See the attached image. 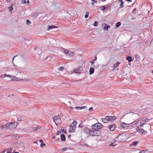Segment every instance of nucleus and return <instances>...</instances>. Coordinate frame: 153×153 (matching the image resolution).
I'll return each mask as SVG.
<instances>
[{"mask_svg": "<svg viewBox=\"0 0 153 153\" xmlns=\"http://www.w3.org/2000/svg\"><path fill=\"white\" fill-rule=\"evenodd\" d=\"M77 122L76 120H74L71 125L69 131L71 132H74L76 128V125Z\"/></svg>", "mask_w": 153, "mask_h": 153, "instance_id": "f257e3e1", "label": "nucleus"}, {"mask_svg": "<svg viewBox=\"0 0 153 153\" xmlns=\"http://www.w3.org/2000/svg\"><path fill=\"white\" fill-rule=\"evenodd\" d=\"M149 120L148 119H147V118H142L139 121H138L137 122V124H138L139 123H140V124L138 126H139L140 127H141L143 126L145 124H146V123L147 122H148Z\"/></svg>", "mask_w": 153, "mask_h": 153, "instance_id": "f03ea898", "label": "nucleus"}, {"mask_svg": "<svg viewBox=\"0 0 153 153\" xmlns=\"http://www.w3.org/2000/svg\"><path fill=\"white\" fill-rule=\"evenodd\" d=\"M92 127L94 129H98L101 128L102 127V125L100 123H98L93 125Z\"/></svg>", "mask_w": 153, "mask_h": 153, "instance_id": "7ed1b4c3", "label": "nucleus"}, {"mask_svg": "<svg viewBox=\"0 0 153 153\" xmlns=\"http://www.w3.org/2000/svg\"><path fill=\"white\" fill-rule=\"evenodd\" d=\"M53 121L56 126L58 125V124H60L61 123L60 117L58 116H56L54 117Z\"/></svg>", "mask_w": 153, "mask_h": 153, "instance_id": "20e7f679", "label": "nucleus"}, {"mask_svg": "<svg viewBox=\"0 0 153 153\" xmlns=\"http://www.w3.org/2000/svg\"><path fill=\"white\" fill-rule=\"evenodd\" d=\"M126 136L125 134L124 133H121L119 134L117 137V139H118V141H122L124 140H125V137Z\"/></svg>", "mask_w": 153, "mask_h": 153, "instance_id": "39448f33", "label": "nucleus"}, {"mask_svg": "<svg viewBox=\"0 0 153 153\" xmlns=\"http://www.w3.org/2000/svg\"><path fill=\"white\" fill-rule=\"evenodd\" d=\"M94 136H99L102 134V131L99 130H94Z\"/></svg>", "mask_w": 153, "mask_h": 153, "instance_id": "423d86ee", "label": "nucleus"}, {"mask_svg": "<svg viewBox=\"0 0 153 153\" xmlns=\"http://www.w3.org/2000/svg\"><path fill=\"white\" fill-rule=\"evenodd\" d=\"M116 127V125L114 124H113L109 126V128L110 131H112L114 130Z\"/></svg>", "mask_w": 153, "mask_h": 153, "instance_id": "0eeeda50", "label": "nucleus"}, {"mask_svg": "<svg viewBox=\"0 0 153 153\" xmlns=\"http://www.w3.org/2000/svg\"><path fill=\"white\" fill-rule=\"evenodd\" d=\"M110 116H106L105 118L102 119V121L103 123H107L108 121H110Z\"/></svg>", "mask_w": 153, "mask_h": 153, "instance_id": "6e6552de", "label": "nucleus"}, {"mask_svg": "<svg viewBox=\"0 0 153 153\" xmlns=\"http://www.w3.org/2000/svg\"><path fill=\"white\" fill-rule=\"evenodd\" d=\"M82 67H80L79 69L76 68L74 70V73H81L84 71H82Z\"/></svg>", "mask_w": 153, "mask_h": 153, "instance_id": "1a4fd4ad", "label": "nucleus"}, {"mask_svg": "<svg viewBox=\"0 0 153 153\" xmlns=\"http://www.w3.org/2000/svg\"><path fill=\"white\" fill-rule=\"evenodd\" d=\"M9 124H10V128L12 127L14 128L16 127L17 123L16 122H10L9 123Z\"/></svg>", "mask_w": 153, "mask_h": 153, "instance_id": "9d476101", "label": "nucleus"}, {"mask_svg": "<svg viewBox=\"0 0 153 153\" xmlns=\"http://www.w3.org/2000/svg\"><path fill=\"white\" fill-rule=\"evenodd\" d=\"M137 131L139 132H141L142 133H145V130L140 127H138L136 129Z\"/></svg>", "mask_w": 153, "mask_h": 153, "instance_id": "9b49d317", "label": "nucleus"}, {"mask_svg": "<svg viewBox=\"0 0 153 153\" xmlns=\"http://www.w3.org/2000/svg\"><path fill=\"white\" fill-rule=\"evenodd\" d=\"M103 24L105 25L103 27L104 29L105 30H108V28L110 27V26L109 25H107L105 23H104Z\"/></svg>", "mask_w": 153, "mask_h": 153, "instance_id": "f8f14e48", "label": "nucleus"}, {"mask_svg": "<svg viewBox=\"0 0 153 153\" xmlns=\"http://www.w3.org/2000/svg\"><path fill=\"white\" fill-rule=\"evenodd\" d=\"M61 140L62 141H65L66 138L65 135L64 134H62L60 136Z\"/></svg>", "mask_w": 153, "mask_h": 153, "instance_id": "ddd939ff", "label": "nucleus"}, {"mask_svg": "<svg viewBox=\"0 0 153 153\" xmlns=\"http://www.w3.org/2000/svg\"><path fill=\"white\" fill-rule=\"evenodd\" d=\"M126 59L130 62L133 60L132 58L130 56H127L126 57Z\"/></svg>", "mask_w": 153, "mask_h": 153, "instance_id": "4468645a", "label": "nucleus"}, {"mask_svg": "<svg viewBox=\"0 0 153 153\" xmlns=\"http://www.w3.org/2000/svg\"><path fill=\"white\" fill-rule=\"evenodd\" d=\"M120 63V62H117L113 66V70H114L117 67H118Z\"/></svg>", "mask_w": 153, "mask_h": 153, "instance_id": "2eb2a0df", "label": "nucleus"}, {"mask_svg": "<svg viewBox=\"0 0 153 153\" xmlns=\"http://www.w3.org/2000/svg\"><path fill=\"white\" fill-rule=\"evenodd\" d=\"M128 124L126 123H122L121 124V126L123 128H126L128 126Z\"/></svg>", "mask_w": 153, "mask_h": 153, "instance_id": "dca6fc26", "label": "nucleus"}, {"mask_svg": "<svg viewBox=\"0 0 153 153\" xmlns=\"http://www.w3.org/2000/svg\"><path fill=\"white\" fill-rule=\"evenodd\" d=\"M90 129H91L88 128H85L84 129V131L87 134H89Z\"/></svg>", "mask_w": 153, "mask_h": 153, "instance_id": "f3484780", "label": "nucleus"}, {"mask_svg": "<svg viewBox=\"0 0 153 153\" xmlns=\"http://www.w3.org/2000/svg\"><path fill=\"white\" fill-rule=\"evenodd\" d=\"M94 68H90L89 69V74H93L94 72Z\"/></svg>", "mask_w": 153, "mask_h": 153, "instance_id": "a211bd4d", "label": "nucleus"}, {"mask_svg": "<svg viewBox=\"0 0 153 153\" xmlns=\"http://www.w3.org/2000/svg\"><path fill=\"white\" fill-rule=\"evenodd\" d=\"M48 30H49L51 29L54 28H57L58 27L55 26V25H48Z\"/></svg>", "mask_w": 153, "mask_h": 153, "instance_id": "6ab92c4d", "label": "nucleus"}, {"mask_svg": "<svg viewBox=\"0 0 153 153\" xmlns=\"http://www.w3.org/2000/svg\"><path fill=\"white\" fill-rule=\"evenodd\" d=\"M111 8V6L107 5H105V11H106L108 10H110Z\"/></svg>", "mask_w": 153, "mask_h": 153, "instance_id": "aec40b11", "label": "nucleus"}, {"mask_svg": "<svg viewBox=\"0 0 153 153\" xmlns=\"http://www.w3.org/2000/svg\"><path fill=\"white\" fill-rule=\"evenodd\" d=\"M13 6L14 5L13 4H12L8 7L9 11L11 12V13H12V11L13 9Z\"/></svg>", "mask_w": 153, "mask_h": 153, "instance_id": "412c9836", "label": "nucleus"}, {"mask_svg": "<svg viewBox=\"0 0 153 153\" xmlns=\"http://www.w3.org/2000/svg\"><path fill=\"white\" fill-rule=\"evenodd\" d=\"M61 131L62 132H64V133L66 134V129L65 127H62L61 128Z\"/></svg>", "mask_w": 153, "mask_h": 153, "instance_id": "4be33fe9", "label": "nucleus"}, {"mask_svg": "<svg viewBox=\"0 0 153 153\" xmlns=\"http://www.w3.org/2000/svg\"><path fill=\"white\" fill-rule=\"evenodd\" d=\"M116 119V117L115 116H110V120H114Z\"/></svg>", "mask_w": 153, "mask_h": 153, "instance_id": "5701e85b", "label": "nucleus"}, {"mask_svg": "<svg viewBox=\"0 0 153 153\" xmlns=\"http://www.w3.org/2000/svg\"><path fill=\"white\" fill-rule=\"evenodd\" d=\"M7 76L9 77H12V76H10V75H7L6 74H3L0 76V77L1 78H4V77Z\"/></svg>", "mask_w": 153, "mask_h": 153, "instance_id": "b1692460", "label": "nucleus"}, {"mask_svg": "<svg viewBox=\"0 0 153 153\" xmlns=\"http://www.w3.org/2000/svg\"><path fill=\"white\" fill-rule=\"evenodd\" d=\"M68 56H74V53L73 52H71V51H69V52L68 53Z\"/></svg>", "mask_w": 153, "mask_h": 153, "instance_id": "393cba45", "label": "nucleus"}, {"mask_svg": "<svg viewBox=\"0 0 153 153\" xmlns=\"http://www.w3.org/2000/svg\"><path fill=\"white\" fill-rule=\"evenodd\" d=\"M100 8L101 10H102L103 11V12H104L105 11V5L101 6L100 7Z\"/></svg>", "mask_w": 153, "mask_h": 153, "instance_id": "a878e982", "label": "nucleus"}, {"mask_svg": "<svg viewBox=\"0 0 153 153\" xmlns=\"http://www.w3.org/2000/svg\"><path fill=\"white\" fill-rule=\"evenodd\" d=\"M7 153H12V149L11 148H10L7 149Z\"/></svg>", "mask_w": 153, "mask_h": 153, "instance_id": "bb28decb", "label": "nucleus"}, {"mask_svg": "<svg viewBox=\"0 0 153 153\" xmlns=\"http://www.w3.org/2000/svg\"><path fill=\"white\" fill-rule=\"evenodd\" d=\"M64 52L65 54L68 55V53L70 51H69L67 50H65L64 48H63V49Z\"/></svg>", "mask_w": 153, "mask_h": 153, "instance_id": "cd10ccee", "label": "nucleus"}, {"mask_svg": "<svg viewBox=\"0 0 153 153\" xmlns=\"http://www.w3.org/2000/svg\"><path fill=\"white\" fill-rule=\"evenodd\" d=\"M93 132H94V130H92L90 129L89 134L90 135H92V136H94V132L93 133Z\"/></svg>", "mask_w": 153, "mask_h": 153, "instance_id": "c85d7f7f", "label": "nucleus"}, {"mask_svg": "<svg viewBox=\"0 0 153 153\" xmlns=\"http://www.w3.org/2000/svg\"><path fill=\"white\" fill-rule=\"evenodd\" d=\"M121 24L120 22H118L116 23V25H115L116 27H119L120 26Z\"/></svg>", "mask_w": 153, "mask_h": 153, "instance_id": "c756f323", "label": "nucleus"}, {"mask_svg": "<svg viewBox=\"0 0 153 153\" xmlns=\"http://www.w3.org/2000/svg\"><path fill=\"white\" fill-rule=\"evenodd\" d=\"M12 80L18 81L19 80V78L18 77H14L13 79H12Z\"/></svg>", "mask_w": 153, "mask_h": 153, "instance_id": "7c9ffc66", "label": "nucleus"}, {"mask_svg": "<svg viewBox=\"0 0 153 153\" xmlns=\"http://www.w3.org/2000/svg\"><path fill=\"white\" fill-rule=\"evenodd\" d=\"M135 57L137 60L139 61L140 59L139 56L137 54H136L135 55Z\"/></svg>", "mask_w": 153, "mask_h": 153, "instance_id": "2f4dec72", "label": "nucleus"}, {"mask_svg": "<svg viewBox=\"0 0 153 153\" xmlns=\"http://www.w3.org/2000/svg\"><path fill=\"white\" fill-rule=\"evenodd\" d=\"M10 124H9V123H7V124H5L4 125L5 127L7 128H10Z\"/></svg>", "mask_w": 153, "mask_h": 153, "instance_id": "473e14b6", "label": "nucleus"}, {"mask_svg": "<svg viewBox=\"0 0 153 153\" xmlns=\"http://www.w3.org/2000/svg\"><path fill=\"white\" fill-rule=\"evenodd\" d=\"M124 4V2L123 1H122L121 2V3L120 5V8H123V4Z\"/></svg>", "mask_w": 153, "mask_h": 153, "instance_id": "72a5a7b5", "label": "nucleus"}, {"mask_svg": "<svg viewBox=\"0 0 153 153\" xmlns=\"http://www.w3.org/2000/svg\"><path fill=\"white\" fill-rule=\"evenodd\" d=\"M89 14V12H86L85 13V18H87L88 17V15Z\"/></svg>", "mask_w": 153, "mask_h": 153, "instance_id": "f704fd0d", "label": "nucleus"}, {"mask_svg": "<svg viewBox=\"0 0 153 153\" xmlns=\"http://www.w3.org/2000/svg\"><path fill=\"white\" fill-rule=\"evenodd\" d=\"M45 146V144L44 143H41V144L40 145V146L41 147H44Z\"/></svg>", "mask_w": 153, "mask_h": 153, "instance_id": "c9c22d12", "label": "nucleus"}, {"mask_svg": "<svg viewBox=\"0 0 153 153\" xmlns=\"http://www.w3.org/2000/svg\"><path fill=\"white\" fill-rule=\"evenodd\" d=\"M138 143H139V142L138 141H135L133 143V144L134 145H135L138 144Z\"/></svg>", "mask_w": 153, "mask_h": 153, "instance_id": "e433bc0d", "label": "nucleus"}, {"mask_svg": "<svg viewBox=\"0 0 153 153\" xmlns=\"http://www.w3.org/2000/svg\"><path fill=\"white\" fill-rule=\"evenodd\" d=\"M98 25V22L97 21H95L94 24V25L95 26H97Z\"/></svg>", "mask_w": 153, "mask_h": 153, "instance_id": "4c0bfd02", "label": "nucleus"}, {"mask_svg": "<svg viewBox=\"0 0 153 153\" xmlns=\"http://www.w3.org/2000/svg\"><path fill=\"white\" fill-rule=\"evenodd\" d=\"M64 69V68L62 66L61 67L59 68V70L60 71H62Z\"/></svg>", "mask_w": 153, "mask_h": 153, "instance_id": "58836bf2", "label": "nucleus"}, {"mask_svg": "<svg viewBox=\"0 0 153 153\" xmlns=\"http://www.w3.org/2000/svg\"><path fill=\"white\" fill-rule=\"evenodd\" d=\"M41 127L40 126H37L35 128V131H36L37 130L39 129Z\"/></svg>", "mask_w": 153, "mask_h": 153, "instance_id": "ea45409f", "label": "nucleus"}, {"mask_svg": "<svg viewBox=\"0 0 153 153\" xmlns=\"http://www.w3.org/2000/svg\"><path fill=\"white\" fill-rule=\"evenodd\" d=\"M31 23L30 21H29V20H27L26 21V23L27 25H29Z\"/></svg>", "mask_w": 153, "mask_h": 153, "instance_id": "a19ab883", "label": "nucleus"}, {"mask_svg": "<svg viewBox=\"0 0 153 153\" xmlns=\"http://www.w3.org/2000/svg\"><path fill=\"white\" fill-rule=\"evenodd\" d=\"M62 132V131H61V130L58 131L56 133V135H59V134H61Z\"/></svg>", "mask_w": 153, "mask_h": 153, "instance_id": "79ce46f5", "label": "nucleus"}, {"mask_svg": "<svg viewBox=\"0 0 153 153\" xmlns=\"http://www.w3.org/2000/svg\"><path fill=\"white\" fill-rule=\"evenodd\" d=\"M92 1H93L91 3L92 5H93L94 3H97V1H95V0H91Z\"/></svg>", "mask_w": 153, "mask_h": 153, "instance_id": "37998d69", "label": "nucleus"}, {"mask_svg": "<svg viewBox=\"0 0 153 153\" xmlns=\"http://www.w3.org/2000/svg\"><path fill=\"white\" fill-rule=\"evenodd\" d=\"M67 149V147H65L62 149L61 150L62 151H65Z\"/></svg>", "mask_w": 153, "mask_h": 153, "instance_id": "c03bdc74", "label": "nucleus"}, {"mask_svg": "<svg viewBox=\"0 0 153 153\" xmlns=\"http://www.w3.org/2000/svg\"><path fill=\"white\" fill-rule=\"evenodd\" d=\"M26 3V1L25 0H22V1L21 3L25 4Z\"/></svg>", "mask_w": 153, "mask_h": 153, "instance_id": "a18cd8bd", "label": "nucleus"}, {"mask_svg": "<svg viewBox=\"0 0 153 153\" xmlns=\"http://www.w3.org/2000/svg\"><path fill=\"white\" fill-rule=\"evenodd\" d=\"M75 108L77 109V110H80V109H81V107H77V106H76V107H75Z\"/></svg>", "mask_w": 153, "mask_h": 153, "instance_id": "49530a36", "label": "nucleus"}, {"mask_svg": "<svg viewBox=\"0 0 153 153\" xmlns=\"http://www.w3.org/2000/svg\"><path fill=\"white\" fill-rule=\"evenodd\" d=\"M83 126V125L82 124L80 123L79 125V127L80 128H82Z\"/></svg>", "mask_w": 153, "mask_h": 153, "instance_id": "de8ad7c7", "label": "nucleus"}, {"mask_svg": "<svg viewBox=\"0 0 153 153\" xmlns=\"http://www.w3.org/2000/svg\"><path fill=\"white\" fill-rule=\"evenodd\" d=\"M93 108L92 107H90L89 109V111H91L93 110Z\"/></svg>", "mask_w": 153, "mask_h": 153, "instance_id": "09e8293b", "label": "nucleus"}, {"mask_svg": "<svg viewBox=\"0 0 153 153\" xmlns=\"http://www.w3.org/2000/svg\"><path fill=\"white\" fill-rule=\"evenodd\" d=\"M144 150L145 151L146 153H149L150 152L148 150Z\"/></svg>", "mask_w": 153, "mask_h": 153, "instance_id": "8fccbe9b", "label": "nucleus"}, {"mask_svg": "<svg viewBox=\"0 0 153 153\" xmlns=\"http://www.w3.org/2000/svg\"><path fill=\"white\" fill-rule=\"evenodd\" d=\"M86 107L85 106H83L81 107V109H82L85 108Z\"/></svg>", "mask_w": 153, "mask_h": 153, "instance_id": "3c124183", "label": "nucleus"}, {"mask_svg": "<svg viewBox=\"0 0 153 153\" xmlns=\"http://www.w3.org/2000/svg\"><path fill=\"white\" fill-rule=\"evenodd\" d=\"M115 145H113V143H111V144L109 145V146H115Z\"/></svg>", "mask_w": 153, "mask_h": 153, "instance_id": "603ef678", "label": "nucleus"}, {"mask_svg": "<svg viewBox=\"0 0 153 153\" xmlns=\"http://www.w3.org/2000/svg\"><path fill=\"white\" fill-rule=\"evenodd\" d=\"M140 152H141V153H146L145 151L144 150H142V151H141Z\"/></svg>", "mask_w": 153, "mask_h": 153, "instance_id": "864d4df0", "label": "nucleus"}, {"mask_svg": "<svg viewBox=\"0 0 153 153\" xmlns=\"http://www.w3.org/2000/svg\"><path fill=\"white\" fill-rule=\"evenodd\" d=\"M14 96L13 94H12V95H9L8 96V97H11L12 96Z\"/></svg>", "mask_w": 153, "mask_h": 153, "instance_id": "5fc2aeb1", "label": "nucleus"}, {"mask_svg": "<svg viewBox=\"0 0 153 153\" xmlns=\"http://www.w3.org/2000/svg\"><path fill=\"white\" fill-rule=\"evenodd\" d=\"M97 57L96 56H95L94 58V61H95L97 60Z\"/></svg>", "mask_w": 153, "mask_h": 153, "instance_id": "6e6d98bb", "label": "nucleus"}, {"mask_svg": "<svg viewBox=\"0 0 153 153\" xmlns=\"http://www.w3.org/2000/svg\"><path fill=\"white\" fill-rule=\"evenodd\" d=\"M15 56L13 57V60H12V62H13V60H14V58H15V57H16V56Z\"/></svg>", "mask_w": 153, "mask_h": 153, "instance_id": "4d7b16f0", "label": "nucleus"}, {"mask_svg": "<svg viewBox=\"0 0 153 153\" xmlns=\"http://www.w3.org/2000/svg\"><path fill=\"white\" fill-rule=\"evenodd\" d=\"M39 141L40 142H41V143H43V141L42 140H39Z\"/></svg>", "mask_w": 153, "mask_h": 153, "instance_id": "13d9d810", "label": "nucleus"}, {"mask_svg": "<svg viewBox=\"0 0 153 153\" xmlns=\"http://www.w3.org/2000/svg\"><path fill=\"white\" fill-rule=\"evenodd\" d=\"M71 135L70 134H69L68 135V138H70L71 137Z\"/></svg>", "mask_w": 153, "mask_h": 153, "instance_id": "bf43d9fd", "label": "nucleus"}, {"mask_svg": "<svg viewBox=\"0 0 153 153\" xmlns=\"http://www.w3.org/2000/svg\"><path fill=\"white\" fill-rule=\"evenodd\" d=\"M91 63L92 64V65H93L94 63V62H92V61H91Z\"/></svg>", "mask_w": 153, "mask_h": 153, "instance_id": "052dcab7", "label": "nucleus"}, {"mask_svg": "<svg viewBox=\"0 0 153 153\" xmlns=\"http://www.w3.org/2000/svg\"><path fill=\"white\" fill-rule=\"evenodd\" d=\"M69 108H71V110L74 109V108H73V107H72L71 106H70Z\"/></svg>", "mask_w": 153, "mask_h": 153, "instance_id": "680f3d73", "label": "nucleus"}, {"mask_svg": "<svg viewBox=\"0 0 153 153\" xmlns=\"http://www.w3.org/2000/svg\"><path fill=\"white\" fill-rule=\"evenodd\" d=\"M26 3H27L28 4H29L30 3V1L29 0H27Z\"/></svg>", "mask_w": 153, "mask_h": 153, "instance_id": "e2e57ef3", "label": "nucleus"}, {"mask_svg": "<svg viewBox=\"0 0 153 153\" xmlns=\"http://www.w3.org/2000/svg\"><path fill=\"white\" fill-rule=\"evenodd\" d=\"M126 1H128L130 2H131L132 1L131 0H126Z\"/></svg>", "mask_w": 153, "mask_h": 153, "instance_id": "0e129e2a", "label": "nucleus"}, {"mask_svg": "<svg viewBox=\"0 0 153 153\" xmlns=\"http://www.w3.org/2000/svg\"><path fill=\"white\" fill-rule=\"evenodd\" d=\"M106 0H101L102 1V2H104Z\"/></svg>", "mask_w": 153, "mask_h": 153, "instance_id": "69168bd1", "label": "nucleus"}, {"mask_svg": "<svg viewBox=\"0 0 153 153\" xmlns=\"http://www.w3.org/2000/svg\"><path fill=\"white\" fill-rule=\"evenodd\" d=\"M119 1L120 2H122V1H123L122 0H119Z\"/></svg>", "mask_w": 153, "mask_h": 153, "instance_id": "338daca9", "label": "nucleus"}, {"mask_svg": "<svg viewBox=\"0 0 153 153\" xmlns=\"http://www.w3.org/2000/svg\"><path fill=\"white\" fill-rule=\"evenodd\" d=\"M52 138H53V139H55V137H54V136H53Z\"/></svg>", "mask_w": 153, "mask_h": 153, "instance_id": "774afa93", "label": "nucleus"}]
</instances>
